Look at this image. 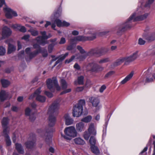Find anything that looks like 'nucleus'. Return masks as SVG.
<instances>
[{
	"instance_id": "f257e3e1",
	"label": "nucleus",
	"mask_w": 155,
	"mask_h": 155,
	"mask_svg": "<svg viewBox=\"0 0 155 155\" xmlns=\"http://www.w3.org/2000/svg\"><path fill=\"white\" fill-rule=\"evenodd\" d=\"M154 0H147L144 2L141 0L138 3L137 8L135 12L131 15L124 24L123 26L118 29V33L123 32L132 26V22L141 21L147 18L150 14L148 12L150 10L151 5Z\"/></svg>"
},
{
	"instance_id": "f03ea898",
	"label": "nucleus",
	"mask_w": 155,
	"mask_h": 155,
	"mask_svg": "<svg viewBox=\"0 0 155 155\" xmlns=\"http://www.w3.org/2000/svg\"><path fill=\"white\" fill-rule=\"evenodd\" d=\"M59 102L55 101L49 107L48 110V114L49 115L48 117V128L46 129L47 134L51 132L52 127L54 125L56 121L55 116L58 113L59 108Z\"/></svg>"
},
{
	"instance_id": "7ed1b4c3",
	"label": "nucleus",
	"mask_w": 155,
	"mask_h": 155,
	"mask_svg": "<svg viewBox=\"0 0 155 155\" xmlns=\"http://www.w3.org/2000/svg\"><path fill=\"white\" fill-rule=\"evenodd\" d=\"M77 48L84 58L93 56L99 57L105 54L109 50L107 47H96L91 49L88 52H86L80 46H77Z\"/></svg>"
},
{
	"instance_id": "20e7f679",
	"label": "nucleus",
	"mask_w": 155,
	"mask_h": 155,
	"mask_svg": "<svg viewBox=\"0 0 155 155\" xmlns=\"http://www.w3.org/2000/svg\"><path fill=\"white\" fill-rule=\"evenodd\" d=\"M64 132L65 135L61 133V135L64 139L68 140H70L72 138L77 137L78 135V132L75 128L72 126L66 127L64 130Z\"/></svg>"
},
{
	"instance_id": "39448f33",
	"label": "nucleus",
	"mask_w": 155,
	"mask_h": 155,
	"mask_svg": "<svg viewBox=\"0 0 155 155\" xmlns=\"http://www.w3.org/2000/svg\"><path fill=\"white\" fill-rule=\"evenodd\" d=\"M85 104L84 100L81 99L79 101L78 103L73 107V116L74 117H79L83 113V106Z\"/></svg>"
},
{
	"instance_id": "423d86ee",
	"label": "nucleus",
	"mask_w": 155,
	"mask_h": 155,
	"mask_svg": "<svg viewBox=\"0 0 155 155\" xmlns=\"http://www.w3.org/2000/svg\"><path fill=\"white\" fill-rule=\"evenodd\" d=\"M47 85L48 88L51 91L54 92L55 88L57 91H59L61 89L59 86L58 81L56 78L53 77L52 79L49 78L47 80Z\"/></svg>"
},
{
	"instance_id": "0eeeda50",
	"label": "nucleus",
	"mask_w": 155,
	"mask_h": 155,
	"mask_svg": "<svg viewBox=\"0 0 155 155\" xmlns=\"http://www.w3.org/2000/svg\"><path fill=\"white\" fill-rule=\"evenodd\" d=\"M5 6L3 8V10L6 17L8 19H12L13 17H17L18 15L17 12L11 9L6 4H3Z\"/></svg>"
},
{
	"instance_id": "6e6552de",
	"label": "nucleus",
	"mask_w": 155,
	"mask_h": 155,
	"mask_svg": "<svg viewBox=\"0 0 155 155\" xmlns=\"http://www.w3.org/2000/svg\"><path fill=\"white\" fill-rule=\"evenodd\" d=\"M95 38V35L91 36H78L75 37L71 39V41L75 42L76 41H92Z\"/></svg>"
},
{
	"instance_id": "1a4fd4ad",
	"label": "nucleus",
	"mask_w": 155,
	"mask_h": 155,
	"mask_svg": "<svg viewBox=\"0 0 155 155\" xmlns=\"http://www.w3.org/2000/svg\"><path fill=\"white\" fill-rule=\"evenodd\" d=\"M40 33L42 36H39L37 37L36 38L35 40L37 43L39 44L44 45L48 43L47 41L45 40L47 36L46 35V32L45 31H41L40 32Z\"/></svg>"
},
{
	"instance_id": "9d476101",
	"label": "nucleus",
	"mask_w": 155,
	"mask_h": 155,
	"mask_svg": "<svg viewBox=\"0 0 155 155\" xmlns=\"http://www.w3.org/2000/svg\"><path fill=\"white\" fill-rule=\"evenodd\" d=\"M62 8L61 6L59 7L54 12V14L51 16L50 18L52 21L57 19L61 16L62 14Z\"/></svg>"
},
{
	"instance_id": "9b49d317",
	"label": "nucleus",
	"mask_w": 155,
	"mask_h": 155,
	"mask_svg": "<svg viewBox=\"0 0 155 155\" xmlns=\"http://www.w3.org/2000/svg\"><path fill=\"white\" fill-rule=\"evenodd\" d=\"M135 59H119L114 64V66H117L120 64L124 61H125L124 64L127 65L130 62L134 61Z\"/></svg>"
},
{
	"instance_id": "f8f14e48",
	"label": "nucleus",
	"mask_w": 155,
	"mask_h": 155,
	"mask_svg": "<svg viewBox=\"0 0 155 155\" xmlns=\"http://www.w3.org/2000/svg\"><path fill=\"white\" fill-rule=\"evenodd\" d=\"M26 148L28 149H32L35 145V140L34 139H29V140L25 143Z\"/></svg>"
},
{
	"instance_id": "ddd939ff",
	"label": "nucleus",
	"mask_w": 155,
	"mask_h": 155,
	"mask_svg": "<svg viewBox=\"0 0 155 155\" xmlns=\"http://www.w3.org/2000/svg\"><path fill=\"white\" fill-rule=\"evenodd\" d=\"M25 114L26 116H29V119L31 121H33L35 119V113H32L31 110L29 107L27 108L25 110Z\"/></svg>"
},
{
	"instance_id": "4468645a",
	"label": "nucleus",
	"mask_w": 155,
	"mask_h": 155,
	"mask_svg": "<svg viewBox=\"0 0 155 155\" xmlns=\"http://www.w3.org/2000/svg\"><path fill=\"white\" fill-rule=\"evenodd\" d=\"M12 33V31L10 28L6 27H4L2 31V38H5V37L10 36Z\"/></svg>"
},
{
	"instance_id": "2eb2a0df",
	"label": "nucleus",
	"mask_w": 155,
	"mask_h": 155,
	"mask_svg": "<svg viewBox=\"0 0 155 155\" xmlns=\"http://www.w3.org/2000/svg\"><path fill=\"white\" fill-rule=\"evenodd\" d=\"M54 20V23L56 24L57 26L58 27L63 26L67 27L70 25L69 23L65 21H63L62 22L61 20L58 19Z\"/></svg>"
},
{
	"instance_id": "dca6fc26",
	"label": "nucleus",
	"mask_w": 155,
	"mask_h": 155,
	"mask_svg": "<svg viewBox=\"0 0 155 155\" xmlns=\"http://www.w3.org/2000/svg\"><path fill=\"white\" fill-rule=\"evenodd\" d=\"M85 128L84 124L82 121L77 123L76 125V130L78 132L84 131Z\"/></svg>"
},
{
	"instance_id": "f3484780",
	"label": "nucleus",
	"mask_w": 155,
	"mask_h": 155,
	"mask_svg": "<svg viewBox=\"0 0 155 155\" xmlns=\"http://www.w3.org/2000/svg\"><path fill=\"white\" fill-rule=\"evenodd\" d=\"M90 102H91L93 106L98 107V110L99 109V106L98 107V105L100 102L99 100L97 98L92 97H90L89 99Z\"/></svg>"
},
{
	"instance_id": "a211bd4d",
	"label": "nucleus",
	"mask_w": 155,
	"mask_h": 155,
	"mask_svg": "<svg viewBox=\"0 0 155 155\" xmlns=\"http://www.w3.org/2000/svg\"><path fill=\"white\" fill-rule=\"evenodd\" d=\"M10 40H8L5 41V43H8V48L7 53L8 54H10L13 51H15L16 50V46L10 44L9 43Z\"/></svg>"
},
{
	"instance_id": "6ab92c4d",
	"label": "nucleus",
	"mask_w": 155,
	"mask_h": 155,
	"mask_svg": "<svg viewBox=\"0 0 155 155\" xmlns=\"http://www.w3.org/2000/svg\"><path fill=\"white\" fill-rule=\"evenodd\" d=\"M9 93L5 91H2L0 92V99L1 101H3L8 97Z\"/></svg>"
},
{
	"instance_id": "aec40b11",
	"label": "nucleus",
	"mask_w": 155,
	"mask_h": 155,
	"mask_svg": "<svg viewBox=\"0 0 155 155\" xmlns=\"http://www.w3.org/2000/svg\"><path fill=\"white\" fill-rule=\"evenodd\" d=\"M88 131L91 134L95 135L96 134V131L94 127V124L91 123L89 125Z\"/></svg>"
},
{
	"instance_id": "412c9836",
	"label": "nucleus",
	"mask_w": 155,
	"mask_h": 155,
	"mask_svg": "<svg viewBox=\"0 0 155 155\" xmlns=\"http://www.w3.org/2000/svg\"><path fill=\"white\" fill-rule=\"evenodd\" d=\"M64 118L65 122V124L67 125H69L73 124V120L70 117L68 114H66L64 116Z\"/></svg>"
},
{
	"instance_id": "4be33fe9",
	"label": "nucleus",
	"mask_w": 155,
	"mask_h": 155,
	"mask_svg": "<svg viewBox=\"0 0 155 155\" xmlns=\"http://www.w3.org/2000/svg\"><path fill=\"white\" fill-rule=\"evenodd\" d=\"M12 27L15 29L18 30L22 32H25L26 31V29L25 28L24 26H22L20 25L16 24L13 25Z\"/></svg>"
},
{
	"instance_id": "5701e85b",
	"label": "nucleus",
	"mask_w": 155,
	"mask_h": 155,
	"mask_svg": "<svg viewBox=\"0 0 155 155\" xmlns=\"http://www.w3.org/2000/svg\"><path fill=\"white\" fill-rule=\"evenodd\" d=\"M94 31V28L90 26L87 27L84 30V32L85 34H91L92 35V36L95 35L96 38V34Z\"/></svg>"
},
{
	"instance_id": "b1692460",
	"label": "nucleus",
	"mask_w": 155,
	"mask_h": 155,
	"mask_svg": "<svg viewBox=\"0 0 155 155\" xmlns=\"http://www.w3.org/2000/svg\"><path fill=\"white\" fill-rule=\"evenodd\" d=\"M134 74V72L132 71L131 73L127 75L125 78L123 80L120 82V84H124L126 83L128 81L130 80Z\"/></svg>"
},
{
	"instance_id": "393cba45",
	"label": "nucleus",
	"mask_w": 155,
	"mask_h": 155,
	"mask_svg": "<svg viewBox=\"0 0 155 155\" xmlns=\"http://www.w3.org/2000/svg\"><path fill=\"white\" fill-rule=\"evenodd\" d=\"M74 143L77 144L83 145L85 143V141L80 137H77L74 139Z\"/></svg>"
},
{
	"instance_id": "a878e982",
	"label": "nucleus",
	"mask_w": 155,
	"mask_h": 155,
	"mask_svg": "<svg viewBox=\"0 0 155 155\" xmlns=\"http://www.w3.org/2000/svg\"><path fill=\"white\" fill-rule=\"evenodd\" d=\"M15 147L17 151L19 153L23 154L24 153V150L21 144L16 143L15 144Z\"/></svg>"
},
{
	"instance_id": "bb28decb",
	"label": "nucleus",
	"mask_w": 155,
	"mask_h": 155,
	"mask_svg": "<svg viewBox=\"0 0 155 155\" xmlns=\"http://www.w3.org/2000/svg\"><path fill=\"white\" fill-rule=\"evenodd\" d=\"M0 81L2 86L4 88L7 87L10 84V81L7 80L2 79Z\"/></svg>"
},
{
	"instance_id": "cd10ccee",
	"label": "nucleus",
	"mask_w": 155,
	"mask_h": 155,
	"mask_svg": "<svg viewBox=\"0 0 155 155\" xmlns=\"http://www.w3.org/2000/svg\"><path fill=\"white\" fill-rule=\"evenodd\" d=\"M8 123L9 119L7 117H3L1 121L2 125V127L8 126Z\"/></svg>"
},
{
	"instance_id": "c85d7f7f",
	"label": "nucleus",
	"mask_w": 155,
	"mask_h": 155,
	"mask_svg": "<svg viewBox=\"0 0 155 155\" xmlns=\"http://www.w3.org/2000/svg\"><path fill=\"white\" fill-rule=\"evenodd\" d=\"M91 148L92 152L96 154H98L99 153V151L98 148L95 146H92L91 147Z\"/></svg>"
},
{
	"instance_id": "c756f323",
	"label": "nucleus",
	"mask_w": 155,
	"mask_h": 155,
	"mask_svg": "<svg viewBox=\"0 0 155 155\" xmlns=\"http://www.w3.org/2000/svg\"><path fill=\"white\" fill-rule=\"evenodd\" d=\"M92 117L91 115H88L87 116L83 118L81 121L82 122H84L86 123H88L91 121L92 120Z\"/></svg>"
},
{
	"instance_id": "7c9ffc66",
	"label": "nucleus",
	"mask_w": 155,
	"mask_h": 155,
	"mask_svg": "<svg viewBox=\"0 0 155 155\" xmlns=\"http://www.w3.org/2000/svg\"><path fill=\"white\" fill-rule=\"evenodd\" d=\"M41 52H40V50H37L33 52H31L30 54L29 57L30 58L35 57L39 53Z\"/></svg>"
},
{
	"instance_id": "2f4dec72",
	"label": "nucleus",
	"mask_w": 155,
	"mask_h": 155,
	"mask_svg": "<svg viewBox=\"0 0 155 155\" xmlns=\"http://www.w3.org/2000/svg\"><path fill=\"white\" fill-rule=\"evenodd\" d=\"M36 100L41 102H45L46 101V98L44 96L38 95L36 97Z\"/></svg>"
},
{
	"instance_id": "473e14b6",
	"label": "nucleus",
	"mask_w": 155,
	"mask_h": 155,
	"mask_svg": "<svg viewBox=\"0 0 155 155\" xmlns=\"http://www.w3.org/2000/svg\"><path fill=\"white\" fill-rule=\"evenodd\" d=\"M61 84L63 89H65L67 88L68 85L66 81L64 80L63 79L61 80Z\"/></svg>"
},
{
	"instance_id": "72a5a7b5",
	"label": "nucleus",
	"mask_w": 155,
	"mask_h": 155,
	"mask_svg": "<svg viewBox=\"0 0 155 155\" xmlns=\"http://www.w3.org/2000/svg\"><path fill=\"white\" fill-rule=\"evenodd\" d=\"M28 31L30 32L31 35L34 36H36L38 34V31L35 30L32 28L29 30Z\"/></svg>"
},
{
	"instance_id": "f704fd0d",
	"label": "nucleus",
	"mask_w": 155,
	"mask_h": 155,
	"mask_svg": "<svg viewBox=\"0 0 155 155\" xmlns=\"http://www.w3.org/2000/svg\"><path fill=\"white\" fill-rule=\"evenodd\" d=\"M90 144L92 146H95L96 143V140L95 137L92 136L91 137L89 140Z\"/></svg>"
},
{
	"instance_id": "c9c22d12",
	"label": "nucleus",
	"mask_w": 155,
	"mask_h": 155,
	"mask_svg": "<svg viewBox=\"0 0 155 155\" xmlns=\"http://www.w3.org/2000/svg\"><path fill=\"white\" fill-rule=\"evenodd\" d=\"M91 134L87 131H85L83 134V137L84 139L86 140H88Z\"/></svg>"
},
{
	"instance_id": "e433bc0d",
	"label": "nucleus",
	"mask_w": 155,
	"mask_h": 155,
	"mask_svg": "<svg viewBox=\"0 0 155 155\" xmlns=\"http://www.w3.org/2000/svg\"><path fill=\"white\" fill-rule=\"evenodd\" d=\"M146 39L149 41L155 40V33L152 34L147 36L146 38Z\"/></svg>"
},
{
	"instance_id": "4c0bfd02",
	"label": "nucleus",
	"mask_w": 155,
	"mask_h": 155,
	"mask_svg": "<svg viewBox=\"0 0 155 155\" xmlns=\"http://www.w3.org/2000/svg\"><path fill=\"white\" fill-rule=\"evenodd\" d=\"M6 53L5 48L3 46H0V56H3Z\"/></svg>"
},
{
	"instance_id": "58836bf2",
	"label": "nucleus",
	"mask_w": 155,
	"mask_h": 155,
	"mask_svg": "<svg viewBox=\"0 0 155 155\" xmlns=\"http://www.w3.org/2000/svg\"><path fill=\"white\" fill-rule=\"evenodd\" d=\"M5 138L7 145L9 146L11 145V142L9 136L8 135H5Z\"/></svg>"
},
{
	"instance_id": "ea45409f",
	"label": "nucleus",
	"mask_w": 155,
	"mask_h": 155,
	"mask_svg": "<svg viewBox=\"0 0 155 155\" xmlns=\"http://www.w3.org/2000/svg\"><path fill=\"white\" fill-rule=\"evenodd\" d=\"M84 77L81 76L78 78V83L79 85H82L84 84Z\"/></svg>"
},
{
	"instance_id": "a19ab883",
	"label": "nucleus",
	"mask_w": 155,
	"mask_h": 155,
	"mask_svg": "<svg viewBox=\"0 0 155 155\" xmlns=\"http://www.w3.org/2000/svg\"><path fill=\"white\" fill-rule=\"evenodd\" d=\"M3 128V133L5 135H8L7 134L9 131V128L8 126L5 127H2Z\"/></svg>"
},
{
	"instance_id": "79ce46f5",
	"label": "nucleus",
	"mask_w": 155,
	"mask_h": 155,
	"mask_svg": "<svg viewBox=\"0 0 155 155\" xmlns=\"http://www.w3.org/2000/svg\"><path fill=\"white\" fill-rule=\"evenodd\" d=\"M114 73V71H111L107 73L104 76V78H107L110 77Z\"/></svg>"
},
{
	"instance_id": "37998d69",
	"label": "nucleus",
	"mask_w": 155,
	"mask_h": 155,
	"mask_svg": "<svg viewBox=\"0 0 155 155\" xmlns=\"http://www.w3.org/2000/svg\"><path fill=\"white\" fill-rule=\"evenodd\" d=\"M54 45L53 44H51L49 45L48 47V51L49 53H51L53 49Z\"/></svg>"
},
{
	"instance_id": "c03bdc74",
	"label": "nucleus",
	"mask_w": 155,
	"mask_h": 155,
	"mask_svg": "<svg viewBox=\"0 0 155 155\" xmlns=\"http://www.w3.org/2000/svg\"><path fill=\"white\" fill-rule=\"evenodd\" d=\"M138 51H136L134 52L132 54L130 55V58H136L137 57H138Z\"/></svg>"
},
{
	"instance_id": "a18cd8bd",
	"label": "nucleus",
	"mask_w": 155,
	"mask_h": 155,
	"mask_svg": "<svg viewBox=\"0 0 155 155\" xmlns=\"http://www.w3.org/2000/svg\"><path fill=\"white\" fill-rule=\"evenodd\" d=\"M33 47L35 49H38L37 50H39L40 49V52H42L41 49V47L38 44L36 43L34 44L33 45Z\"/></svg>"
},
{
	"instance_id": "49530a36",
	"label": "nucleus",
	"mask_w": 155,
	"mask_h": 155,
	"mask_svg": "<svg viewBox=\"0 0 155 155\" xmlns=\"http://www.w3.org/2000/svg\"><path fill=\"white\" fill-rule=\"evenodd\" d=\"M70 42L71 45H69L67 47V49L68 50H71L73 48V44L74 43V42H72L71 41V40H70Z\"/></svg>"
},
{
	"instance_id": "de8ad7c7",
	"label": "nucleus",
	"mask_w": 155,
	"mask_h": 155,
	"mask_svg": "<svg viewBox=\"0 0 155 155\" xmlns=\"http://www.w3.org/2000/svg\"><path fill=\"white\" fill-rule=\"evenodd\" d=\"M52 140V136H51L49 134L46 137V141L48 143L51 142Z\"/></svg>"
},
{
	"instance_id": "09e8293b",
	"label": "nucleus",
	"mask_w": 155,
	"mask_h": 155,
	"mask_svg": "<svg viewBox=\"0 0 155 155\" xmlns=\"http://www.w3.org/2000/svg\"><path fill=\"white\" fill-rule=\"evenodd\" d=\"M145 41L142 38H140L138 40V44L140 45H142L145 44Z\"/></svg>"
},
{
	"instance_id": "8fccbe9b",
	"label": "nucleus",
	"mask_w": 155,
	"mask_h": 155,
	"mask_svg": "<svg viewBox=\"0 0 155 155\" xmlns=\"http://www.w3.org/2000/svg\"><path fill=\"white\" fill-rule=\"evenodd\" d=\"M25 52L26 54L28 55V56H29L30 54L31 53V48H26L25 49Z\"/></svg>"
},
{
	"instance_id": "3c124183",
	"label": "nucleus",
	"mask_w": 155,
	"mask_h": 155,
	"mask_svg": "<svg viewBox=\"0 0 155 155\" xmlns=\"http://www.w3.org/2000/svg\"><path fill=\"white\" fill-rule=\"evenodd\" d=\"M41 92V88H39L38 89L34 92V94L36 97L38 95H39V94H40Z\"/></svg>"
},
{
	"instance_id": "603ef678",
	"label": "nucleus",
	"mask_w": 155,
	"mask_h": 155,
	"mask_svg": "<svg viewBox=\"0 0 155 155\" xmlns=\"http://www.w3.org/2000/svg\"><path fill=\"white\" fill-rule=\"evenodd\" d=\"M68 55V53L67 52L64 54H62L57 58H65L67 57Z\"/></svg>"
},
{
	"instance_id": "864d4df0",
	"label": "nucleus",
	"mask_w": 155,
	"mask_h": 155,
	"mask_svg": "<svg viewBox=\"0 0 155 155\" xmlns=\"http://www.w3.org/2000/svg\"><path fill=\"white\" fill-rule=\"evenodd\" d=\"M45 94L49 97L51 98L53 97L52 94L49 92L45 91Z\"/></svg>"
},
{
	"instance_id": "5fc2aeb1",
	"label": "nucleus",
	"mask_w": 155,
	"mask_h": 155,
	"mask_svg": "<svg viewBox=\"0 0 155 155\" xmlns=\"http://www.w3.org/2000/svg\"><path fill=\"white\" fill-rule=\"evenodd\" d=\"M106 87L105 85H103L101 86L100 89L99 91L100 92L102 93L106 89Z\"/></svg>"
},
{
	"instance_id": "6e6d98bb",
	"label": "nucleus",
	"mask_w": 155,
	"mask_h": 155,
	"mask_svg": "<svg viewBox=\"0 0 155 155\" xmlns=\"http://www.w3.org/2000/svg\"><path fill=\"white\" fill-rule=\"evenodd\" d=\"M71 91V89H70V88L68 89H66V90L63 91L62 92H61V94H66L67 93L70 92Z\"/></svg>"
},
{
	"instance_id": "4d7b16f0",
	"label": "nucleus",
	"mask_w": 155,
	"mask_h": 155,
	"mask_svg": "<svg viewBox=\"0 0 155 155\" xmlns=\"http://www.w3.org/2000/svg\"><path fill=\"white\" fill-rule=\"evenodd\" d=\"M30 37V35H25L21 39H24L25 40H27Z\"/></svg>"
},
{
	"instance_id": "13d9d810",
	"label": "nucleus",
	"mask_w": 155,
	"mask_h": 155,
	"mask_svg": "<svg viewBox=\"0 0 155 155\" xmlns=\"http://www.w3.org/2000/svg\"><path fill=\"white\" fill-rule=\"evenodd\" d=\"M66 40L65 38H61L60 41L59 42L60 44H62L65 43Z\"/></svg>"
},
{
	"instance_id": "bf43d9fd",
	"label": "nucleus",
	"mask_w": 155,
	"mask_h": 155,
	"mask_svg": "<svg viewBox=\"0 0 155 155\" xmlns=\"http://www.w3.org/2000/svg\"><path fill=\"white\" fill-rule=\"evenodd\" d=\"M84 89L83 87H78L76 89V91L77 92H80L82 91Z\"/></svg>"
},
{
	"instance_id": "052dcab7",
	"label": "nucleus",
	"mask_w": 155,
	"mask_h": 155,
	"mask_svg": "<svg viewBox=\"0 0 155 155\" xmlns=\"http://www.w3.org/2000/svg\"><path fill=\"white\" fill-rule=\"evenodd\" d=\"M146 81L147 82H152L153 81V79L152 78H149L148 77H147L146 78Z\"/></svg>"
},
{
	"instance_id": "680f3d73",
	"label": "nucleus",
	"mask_w": 155,
	"mask_h": 155,
	"mask_svg": "<svg viewBox=\"0 0 155 155\" xmlns=\"http://www.w3.org/2000/svg\"><path fill=\"white\" fill-rule=\"evenodd\" d=\"M74 68L77 69V70H79L80 69V66L79 65L77 64V63H76L74 65Z\"/></svg>"
},
{
	"instance_id": "e2e57ef3",
	"label": "nucleus",
	"mask_w": 155,
	"mask_h": 155,
	"mask_svg": "<svg viewBox=\"0 0 155 155\" xmlns=\"http://www.w3.org/2000/svg\"><path fill=\"white\" fill-rule=\"evenodd\" d=\"M42 54L44 57H45L47 56L48 53L46 50L42 53Z\"/></svg>"
},
{
	"instance_id": "0e129e2a",
	"label": "nucleus",
	"mask_w": 155,
	"mask_h": 155,
	"mask_svg": "<svg viewBox=\"0 0 155 155\" xmlns=\"http://www.w3.org/2000/svg\"><path fill=\"white\" fill-rule=\"evenodd\" d=\"M25 52L24 50H22L18 54L19 57H22V56L24 55V54Z\"/></svg>"
},
{
	"instance_id": "69168bd1",
	"label": "nucleus",
	"mask_w": 155,
	"mask_h": 155,
	"mask_svg": "<svg viewBox=\"0 0 155 155\" xmlns=\"http://www.w3.org/2000/svg\"><path fill=\"white\" fill-rule=\"evenodd\" d=\"M18 50H19L22 48V46L20 41H18Z\"/></svg>"
},
{
	"instance_id": "338daca9",
	"label": "nucleus",
	"mask_w": 155,
	"mask_h": 155,
	"mask_svg": "<svg viewBox=\"0 0 155 155\" xmlns=\"http://www.w3.org/2000/svg\"><path fill=\"white\" fill-rule=\"evenodd\" d=\"M72 34L74 35H77L79 34V32L76 30H74L72 32Z\"/></svg>"
},
{
	"instance_id": "774afa93",
	"label": "nucleus",
	"mask_w": 155,
	"mask_h": 155,
	"mask_svg": "<svg viewBox=\"0 0 155 155\" xmlns=\"http://www.w3.org/2000/svg\"><path fill=\"white\" fill-rule=\"evenodd\" d=\"M5 3V0H0V7H1L3 6V4Z\"/></svg>"
}]
</instances>
